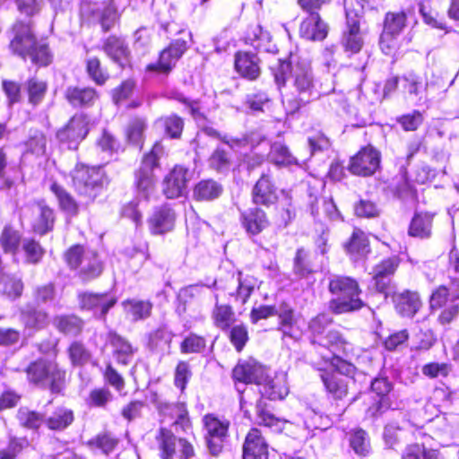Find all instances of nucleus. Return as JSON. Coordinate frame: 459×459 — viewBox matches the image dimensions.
<instances>
[{
	"label": "nucleus",
	"instance_id": "c03bdc74",
	"mask_svg": "<svg viewBox=\"0 0 459 459\" xmlns=\"http://www.w3.org/2000/svg\"><path fill=\"white\" fill-rule=\"evenodd\" d=\"M118 444L117 438L112 433L103 431L90 439L87 445L92 449H100L102 453L108 455Z\"/></svg>",
	"mask_w": 459,
	"mask_h": 459
},
{
	"label": "nucleus",
	"instance_id": "9d476101",
	"mask_svg": "<svg viewBox=\"0 0 459 459\" xmlns=\"http://www.w3.org/2000/svg\"><path fill=\"white\" fill-rule=\"evenodd\" d=\"M345 11L347 20V30L343 33L342 46L346 51L358 53L363 45L359 30V15L357 12L351 10L345 1Z\"/></svg>",
	"mask_w": 459,
	"mask_h": 459
},
{
	"label": "nucleus",
	"instance_id": "a211bd4d",
	"mask_svg": "<svg viewBox=\"0 0 459 459\" xmlns=\"http://www.w3.org/2000/svg\"><path fill=\"white\" fill-rule=\"evenodd\" d=\"M276 187L268 175H262L252 190V200L256 205L269 206L277 201Z\"/></svg>",
	"mask_w": 459,
	"mask_h": 459
},
{
	"label": "nucleus",
	"instance_id": "ddd939ff",
	"mask_svg": "<svg viewBox=\"0 0 459 459\" xmlns=\"http://www.w3.org/2000/svg\"><path fill=\"white\" fill-rule=\"evenodd\" d=\"M186 50V42L183 39H176L160 53L157 64L147 65V70L169 73Z\"/></svg>",
	"mask_w": 459,
	"mask_h": 459
},
{
	"label": "nucleus",
	"instance_id": "2eb2a0df",
	"mask_svg": "<svg viewBox=\"0 0 459 459\" xmlns=\"http://www.w3.org/2000/svg\"><path fill=\"white\" fill-rule=\"evenodd\" d=\"M255 286V278L250 275L243 276L242 273L238 272L237 275H235V273H229L227 282L225 285L221 286V288L226 290L236 289V292L230 291V294L232 296L235 295L237 300L246 303Z\"/></svg>",
	"mask_w": 459,
	"mask_h": 459
},
{
	"label": "nucleus",
	"instance_id": "412c9836",
	"mask_svg": "<svg viewBox=\"0 0 459 459\" xmlns=\"http://www.w3.org/2000/svg\"><path fill=\"white\" fill-rule=\"evenodd\" d=\"M399 265V259L395 256L383 260L377 264L372 272L375 287L379 292H385L389 286L390 277Z\"/></svg>",
	"mask_w": 459,
	"mask_h": 459
},
{
	"label": "nucleus",
	"instance_id": "a878e982",
	"mask_svg": "<svg viewBox=\"0 0 459 459\" xmlns=\"http://www.w3.org/2000/svg\"><path fill=\"white\" fill-rule=\"evenodd\" d=\"M396 311L403 316H413L421 307V301L417 292L404 290L394 297Z\"/></svg>",
	"mask_w": 459,
	"mask_h": 459
},
{
	"label": "nucleus",
	"instance_id": "393cba45",
	"mask_svg": "<svg viewBox=\"0 0 459 459\" xmlns=\"http://www.w3.org/2000/svg\"><path fill=\"white\" fill-rule=\"evenodd\" d=\"M258 61L254 54L238 52L235 56V69L242 77L255 80L260 74Z\"/></svg>",
	"mask_w": 459,
	"mask_h": 459
},
{
	"label": "nucleus",
	"instance_id": "5701e85b",
	"mask_svg": "<svg viewBox=\"0 0 459 459\" xmlns=\"http://www.w3.org/2000/svg\"><path fill=\"white\" fill-rule=\"evenodd\" d=\"M371 389L379 396V400L368 410V413L375 417L391 408L386 395L392 389V384L385 377H377L371 382Z\"/></svg>",
	"mask_w": 459,
	"mask_h": 459
},
{
	"label": "nucleus",
	"instance_id": "7ed1b4c3",
	"mask_svg": "<svg viewBox=\"0 0 459 459\" xmlns=\"http://www.w3.org/2000/svg\"><path fill=\"white\" fill-rule=\"evenodd\" d=\"M329 290L334 296L329 307L335 314L352 312L364 306L358 282L351 277L334 275L329 281Z\"/></svg>",
	"mask_w": 459,
	"mask_h": 459
},
{
	"label": "nucleus",
	"instance_id": "c85d7f7f",
	"mask_svg": "<svg viewBox=\"0 0 459 459\" xmlns=\"http://www.w3.org/2000/svg\"><path fill=\"white\" fill-rule=\"evenodd\" d=\"M156 167L146 166L142 162V166L136 173V188L138 195L148 200L153 193L155 177L153 169Z\"/></svg>",
	"mask_w": 459,
	"mask_h": 459
},
{
	"label": "nucleus",
	"instance_id": "6e6d98bb",
	"mask_svg": "<svg viewBox=\"0 0 459 459\" xmlns=\"http://www.w3.org/2000/svg\"><path fill=\"white\" fill-rule=\"evenodd\" d=\"M26 85L30 103L33 105L40 103L48 90L47 82L38 78H31L28 80Z\"/></svg>",
	"mask_w": 459,
	"mask_h": 459
},
{
	"label": "nucleus",
	"instance_id": "49530a36",
	"mask_svg": "<svg viewBox=\"0 0 459 459\" xmlns=\"http://www.w3.org/2000/svg\"><path fill=\"white\" fill-rule=\"evenodd\" d=\"M54 323L60 332L74 336L79 334L82 329V321L75 316H57Z\"/></svg>",
	"mask_w": 459,
	"mask_h": 459
},
{
	"label": "nucleus",
	"instance_id": "774afa93",
	"mask_svg": "<svg viewBox=\"0 0 459 459\" xmlns=\"http://www.w3.org/2000/svg\"><path fill=\"white\" fill-rule=\"evenodd\" d=\"M146 122L143 118H134L128 125L126 134L130 142L135 144L142 143Z\"/></svg>",
	"mask_w": 459,
	"mask_h": 459
},
{
	"label": "nucleus",
	"instance_id": "e2e57ef3",
	"mask_svg": "<svg viewBox=\"0 0 459 459\" xmlns=\"http://www.w3.org/2000/svg\"><path fill=\"white\" fill-rule=\"evenodd\" d=\"M68 355L73 366H82L91 358V354L84 345L79 342H74L68 348Z\"/></svg>",
	"mask_w": 459,
	"mask_h": 459
},
{
	"label": "nucleus",
	"instance_id": "4468645a",
	"mask_svg": "<svg viewBox=\"0 0 459 459\" xmlns=\"http://www.w3.org/2000/svg\"><path fill=\"white\" fill-rule=\"evenodd\" d=\"M243 459H268V444L260 429L253 428L247 434Z\"/></svg>",
	"mask_w": 459,
	"mask_h": 459
},
{
	"label": "nucleus",
	"instance_id": "c756f323",
	"mask_svg": "<svg viewBox=\"0 0 459 459\" xmlns=\"http://www.w3.org/2000/svg\"><path fill=\"white\" fill-rule=\"evenodd\" d=\"M126 4L127 0H111L108 5L93 11L98 16L104 31L109 30L115 25L117 20L118 9L124 7Z\"/></svg>",
	"mask_w": 459,
	"mask_h": 459
},
{
	"label": "nucleus",
	"instance_id": "13d9d810",
	"mask_svg": "<svg viewBox=\"0 0 459 459\" xmlns=\"http://www.w3.org/2000/svg\"><path fill=\"white\" fill-rule=\"evenodd\" d=\"M293 270L295 274L299 275V277H306L313 273L308 253L304 248H299L297 250L294 258Z\"/></svg>",
	"mask_w": 459,
	"mask_h": 459
},
{
	"label": "nucleus",
	"instance_id": "69168bd1",
	"mask_svg": "<svg viewBox=\"0 0 459 459\" xmlns=\"http://www.w3.org/2000/svg\"><path fill=\"white\" fill-rule=\"evenodd\" d=\"M47 140L45 135L38 130L31 131L28 141L26 142V147L28 152L41 156L46 152Z\"/></svg>",
	"mask_w": 459,
	"mask_h": 459
},
{
	"label": "nucleus",
	"instance_id": "3c124183",
	"mask_svg": "<svg viewBox=\"0 0 459 459\" xmlns=\"http://www.w3.org/2000/svg\"><path fill=\"white\" fill-rule=\"evenodd\" d=\"M269 159L277 165H290L297 163L296 159L290 152L287 146L281 143H274L271 146Z\"/></svg>",
	"mask_w": 459,
	"mask_h": 459
},
{
	"label": "nucleus",
	"instance_id": "f257e3e1",
	"mask_svg": "<svg viewBox=\"0 0 459 459\" xmlns=\"http://www.w3.org/2000/svg\"><path fill=\"white\" fill-rule=\"evenodd\" d=\"M287 74H290L299 101L306 104L310 100L316 98L317 92L315 89L314 75L309 62L292 57L290 62L281 63L274 74V79L278 85L285 83Z\"/></svg>",
	"mask_w": 459,
	"mask_h": 459
},
{
	"label": "nucleus",
	"instance_id": "f03ea898",
	"mask_svg": "<svg viewBox=\"0 0 459 459\" xmlns=\"http://www.w3.org/2000/svg\"><path fill=\"white\" fill-rule=\"evenodd\" d=\"M12 51L23 59L30 58L35 65L46 66L52 61V56L45 43L39 42L30 23L16 22L13 27Z\"/></svg>",
	"mask_w": 459,
	"mask_h": 459
},
{
	"label": "nucleus",
	"instance_id": "09e8293b",
	"mask_svg": "<svg viewBox=\"0 0 459 459\" xmlns=\"http://www.w3.org/2000/svg\"><path fill=\"white\" fill-rule=\"evenodd\" d=\"M206 348V339L195 333L187 334L180 343V351L183 354L201 353Z\"/></svg>",
	"mask_w": 459,
	"mask_h": 459
},
{
	"label": "nucleus",
	"instance_id": "e433bc0d",
	"mask_svg": "<svg viewBox=\"0 0 459 459\" xmlns=\"http://www.w3.org/2000/svg\"><path fill=\"white\" fill-rule=\"evenodd\" d=\"M222 192L221 186L212 179L200 181L194 188L193 195L198 201L218 198Z\"/></svg>",
	"mask_w": 459,
	"mask_h": 459
},
{
	"label": "nucleus",
	"instance_id": "cd10ccee",
	"mask_svg": "<svg viewBox=\"0 0 459 459\" xmlns=\"http://www.w3.org/2000/svg\"><path fill=\"white\" fill-rule=\"evenodd\" d=\"M434 214L430 212H415L408 233L411 237L428 238L431 236Z\"/></svg>",
	"mask_w": 459,
	"mask_h": 459
},
{
	"label": "nucleus",
	"instance_id": "7c9ffc66",
	"mask_svg": "<svg viewBox=\"0 0 459 459\" xmlns=\"http://www.w3.org/2000/svg\"><path fill=\"white\" fill-rule=\"evenodd\" d=\"M321 378L326 390L334 399H342L346 396L348 393V385L351 379H348L347 377L341 376L339 373H324L321 375Z\"/></svg>",
	"mask_w": 459,
	"mask_h": 459
},
{
	"label": "nucleus",
	"instance_id": "bb28decb",
	"mask_svg": "<svg viewBox=\"0 0 459 459\" xmlns=\"http://www.w3.org/2000/svg\"><path fill=\"white\" fill-rule=\"evenodd\" d=\"M65 97L74 107H89L98 100V92L91 87L70 86L65 90Z\"/></svg>",
	"mask_w": 459,
	"mask_h": 459
},
{
	"label": "nucleus",
	"instance_id": "5fc2aeb1",
	"mask_svg": "<svg viewBox=\"0 0 459 459\" xmlns=\"http://www.w3.org/2000/svg\"><path fill=\"white\" fill-rule=\"evenodd\" d=\"M21 236L10 226L4 227L0 236V245L5 253L14 254L20 244Z\"/></svg>",
	"mask_w": 459,
	"mask_h": 459
},
{
	"label": "nucleus",
	"instance_id": "a19ab883",
	"mask_svg": "<svg viewBox=\"0 0 459 459\" xmlns=\"http://www.w3.org/2000/svg\"><path fill=\"white\" fill-rule=\"evenodd\" d=\"M176 437L169 429L160 428L156 435V441L163 459H170L176 451Z\"/></svg>",
	"mask_w": 459,
	"mask_h": 459
},
{
	"label": "nucleus",
	"instance_id": "0eeeda50",
	"mask_svg": "<svg viewBox=\"0 0 459 459\" xmlns=\"http://www.w3.org/2000/svg\"><path fill=\"white\" fill-rule=\"evenodd\" d=\"M380 159V152L373 146L368 145L351 159L349 170L357 176H371L378 169Z\"/></svg>",
	"mask_w": 459,
	"mask_h": 459
},
{
	"label": "nucleus",
	"instance_id": "6e6552de",
	"mask_svg": "<svg viewBox=\"0 0 459 459\" xmlns=\"http://www.w3.org/2000/svg\"><path fill=\"white\" fill-rule=\"evenodd\" d=\"M88 134V120L84 115L74 116L67 125L57 132V138L68 143L69 149H75Z\"/></svg>",
	"mask_w": 459,
	"mask_h": 459
},
{
	"label": "nucleus",
	"instance_id": "f8f14e48",
	"mask_svg": "<svg viewBox=\"0 0 459 459\" xmlns=\"http://www.w3.org/2000/svg\"><path fill=\"white\" fill-rule=\"evenodd\" d=\"M266 376L265 368L253 359L238 362L233 369L236 381L261 386Z\"/></svg>",
	"mask_w": 459,
	"mask_h": 459
},
{
	"label": "nucleus",
	"instance_id": "8fccbe9b",
	"mask_svg": "<svg viewBox=\"0 0 459 459\" xmlns=\"http://www.w3.org/2000/svg\"><path fill=\"white\" fill-rule=\"evenodd\" d=\"M17 419L21 426L29 429H38L45 423V416L28 408L19 409Z\"/></svg>",
	"mask_w": 459,
	"mask_h": 459
},
{
	"label": "nucleus",
	"instance_id": "a18cd8bd",
	"mask_svg": "<svg viewBox=\"0 0 459 459\" xmlns=\"http://www.w3.org/2000/svg\"><path fill=\"white\" fill-rule=\"evenodd\" d=\"M406 14L404 12L387 13L384 22L383 33L385 35L398 36L406 25Z\"/></svg>",
	"mask_w": 459,
	"mask_h": 459
},
{
	"label": "nucleus",
	"instance_id": "58836bf2",
	"mask_svg": "<svg viewBox=\"0 0 459 459\" xmlns=\"http://www.w3.org/2000/svg\"><path fill=\"white\" fill-rule=\"evenodd\" d=\"M23 283L20 278L9 274L0 275V294L15 299L21 297Z\"/></svg>",
	"mask_w": 459,
	"mask_h": 459
},
{
	"label": "nucleus",
	"instance_id": "4c0bfd02",
	"mask_svg": "<svg viewBox=\"0 0 459 459\" xmlns=\"http://www.w3.org/2000/svg\"><path fill=\"white\" fill-rule=\"evenodd\" d=\"M22 319L26 328L39 330L48 325V315L47 312L36 308H23Z\"/></svg>",
	"mask_w": 459,
	"mask_h": 459
},
{
	"label": "nucleus",
	"instance_id": "9b49d317",
	"mask_svg": "<svg viewBox=\"0 0 459 459\" xmlns=\"http://www.w3.org/2000/svg\"><path fill=\"white\" fill-rule=\"evenodd\" d=\"M191 173L183 166H175L163 182V193L168 198L181 196L186 189Z\"/></svg>",
	"mask_w": 459,
	"mask_h": 459
},
{
	"label": "nucleus",
	"instance_id": "680f3d73",
	"mask_svg": "<svg viewBox=\"0 0 459 459\" xmlns=\"http://www.w3.org/2000/svg\"><path fill=\"white\" fill-rule=\"evenodd\" d=\"M341 413L333 415L331 418L328 415H322L316 412L311 413L309 418L305 420L306 428L308 429H320L325 430L329 429L333 423L334 419H337Z\"/></svg>",
	"mask_w": 459,
	"mask_h": 459
},
{
	"label": "nucleus",
	"instance_id": "1a4fd4ad",
	"mask_svg": "<svg viewBox=\"0 0 459 459\" xmlns=\"http://www.w3.org/2000/svg\"><path fill=\"white\" fill-rule=\"evenodd\" d=\"M79 306L82 309L92 310L105 316L108 311L114 307L117 299L112 293L81 292L78 294Z\"/></svg>",
	"mask_w": 459,
	"mask_h": 459
},
{
	"label": "nucleus",
	"instance_id": "20e7f679",
	"mask_svg": "<svg viewBox=\"0 0 459 459\" xmlns=\"http://www.w3.org/2000/svg\"><path fill=\"white\" fill-rule=\"evenodd\" d=\"M26 373L30 383L49 388L53 393H59L65 380V371L52 360H36L29 365Z\"/></svg>",
	"mask_w": 459,
	"mask_h": 459
},
{
	"label": "nucleus",
	"instance_id": "ea45409f",
	"mask_svg": "<svg viewBox=\"0 0 459 459\" xmlns=\"http://www.w3.org/2000/svg\"><path fill=\"white\" fill-rule=\"evenodd\" d=\"M110 343L117 362L123 365L129 364L134 354L131 344L117 334H110Z\"/></svg>",
	"mask_w": 459,
	"mask_h": 459
},
{
	"label": "nucleus",
	"instance_id": "dca6fc26",
	"mask_svg": "<svg viewBox=\"0 0 459 459\" xmlns=\"http://www.w3.org/2000/svg\"><path fill=\"white\" fill-rule=\"evenodd\" d=\"M240 223L245 232L249 237L257 236L270 225L266 212L258 207L251 208L241 212Z\"/></svg>",
	"mask_w": 459,
	"mask_h": 459
},
{
	"label": "nucleus",
	"instance_id": "603ef678",
	"mask_svg": "<svg viewBox=\"0 0 459 459\" xmlns=\"http://www.w3.org/2000/svg\"><path fill=\"white\" fill-rule=\"evenodd\" d=\"M448 277L452 294L459 297V251L455 248L449 254Z\"/></svg>",
	"mask_w": 459,
	"mask_h": 459
},
{
	"label": "nucleus",
	"instance_id": "473e14b6",
	"mask_svg": "<svg viewBox=\"0 0 459 459\" xmlns=\"http://www.w3.org/2000/svg\"><path fill=\"white\" fill-rule=\"evenodd\" d=\"M74 420V416L72 410L58 407L49 416L45 417V424L51 430L62 431L68 428Z\"/></svg>",
	"mask_w": 459,
	"mask_h": 459
},
{
	"label": "nucleus",
	"instance_id": "2f4dec72",
	"mask_svg": "<svg viewBox=\"0 0 459 459\" xmlns=\"http://www.w3.org/2000/svg\"><path fill=\"white\" fill-rule=\"evenodd\" d=\"M345 248L354 261L365 257L369 252V243L366 234L359 230H355Z\"/></svg>",
	"mask_w": 459,
	"mask_h": 459
},
{
	"label": "nucleus",
	"instance_id": "de8ad7c7",
	"mask_svg": "<svg viewBox=\"0 0 459 459\" xmlns=\"http://www.w3.org/2000/svg\"><path fill=\"white\" fill-rule=\"evenodd\" d=\"M155 125L164 127L165 133L170 138H179L184 127L183 119L177 115L160 117L155 122Z\"/></svg>",
	"mask_w": 459,
	"mask_h": 459
},
{
	"label": "nucleus",
	"instance_id": "72a5a7b5",
	"mask_svg": "<svg viewBox=\"0 0 459 459\" xmlns=\"http://www.w3.org/2000/svg\"><path fill=\"white\" fill-rule=\"evenodd\" d=\"M215 299L211 314L213 325L221 330H227L235 321L234 311L231 306L219 303L217 295H215Z\"/></svg>",
	"mask_w": 459,
	"mask_h": 459
},
{
	"label": "nucleus",
	"instance_id": "4be33fe9",
	"mask_svg": "<svg viewBox=\"0 0 459 459\" xmlns=\"http://www.w3.org/2000/svg\"><path fill=\"white\" fill-rule=\"evenodd\" d=\"M103 51L115 63L124 67L129 61L130 51L122 38L109 36L103 43Z\"/></svg>",
	"mask_w": 459,
	"mask_h": 459
},
{
	"label": "nucleus",
	"instance_id": "c9c22d12",
	"mask_svg": "<svg viewBox=\"0 0 459 459\" xmlns=\"http://www.w3.org/2000/svg\"><path fill=\"white\" fill-rule=\"evenodd\" d=\"M35 212L38 217L33 222L34 231L44 235L52 230L55 221L53 210L44 204L39 203L35 207Z\"/></svg>",
	"mask_w": 459,
	"mask_h": 459
},
{
	"label": "nucleus",
	"instance_id": "864d4df0",
	"mask_svg": "<svg viewBox=\"0 0 459 459\" xmlns=\"http://www.w3.org/2000/svg\"><path fill=\"white\" fill-rule=\"evenodd\" d=\"M319 204H322L321 205L322 209L329 219L334 220L339 217V212L336 208L335 204L333 203V201L332 199H328V200L323 199L321 202H319L317 200V198L310 196L309 209H310L311 214L315 218L318 217L320 215Z\"/></svg>",
	"mask_w": 459,
	"mask_h": 459
},
{
	"label": "nucleus",
	"instance_id": "b1692460",
	"mask_svg": "<svg viewBox=\"0 0 459 459\" xmlns=\"http://www.w3.org/2000/svg\"><path fill=\"white\" fill-rule=\"evenodd\" d=\"M260 393L263 396L270 400L283 399L289 393L286 375H276L272 379H269L266 375L261 385Z\"/></svg>",
	"mask_w": 459,
	"mask_h": 459
},
{
	"label": "nucleus",
	"instance_id": "0e129e2a",
	"mask_svg": "<svg viewBox=\"0 0 459 459\" xmlns=\"http://www.w3.org/2000/svg\"><path fill=\"white\" fill-rule=\"evenodd\" d=\"M350 444L354 452L361 456L369 453L370 446L367 433L362 429L355 430L350 438Z\"/></svg>",
	"mask_w": 459,
	"mask_h": 459
},
{
	"label": "nucleus",
	"instance_id": "f704fd0d",
	"mask_svg": "<svg viewBox=\"0 0 459 459\" xmlns=\"http://www.w3.org/2000/svg\"><path fill=\"white\" fill-rule=\"evenodd\" d=\"M103 270L102 264L94 251L87 250L79 276L83 281H90L99 277Z\"/></svg>",
	"mask_w": 459,
	"mask_h": 459
},
{
	"label": "nucleus",
	"instance_id": "39448f33",
	"mask_svg": "<svg viewBox=\"0 0 459 459\" xmlns=\"http://www.w3.org/2000/svg\"><path fill=\"white\" fill-rule=\"evenodd\" d=\"M72 177L78 194L93 200L102 187L104 173L100 168L80 164L75 167Z\"/></svg>",
	"mask_w": 459,
	"mask_h": 459
},
{
	"label": "nucleus",
	"instance_id": "37998d69",
	"mask_svg": "<svg viewBox=\"0 0 459 459\" xmlns=\"http://www.w3.org/2000/svg\"><path fill=\"white\" fill-rule=\"evenodd\" d=\"M50 190L58 200L60 208L66 212L67 214L74 216L77 214L78 205L74 199L71 196L69 193L66 192L60 185L54 182Z\"/></svg>",
	"mask_w": 459,
	"mask_h": 459
},
{
	"label": "nucleus",
	"instance_id": "bf43d9fd",
	"mask_svg": "<svg viewBox=\"0 0 459 459\" xmlns=\"http://www.w3.org/2000/svg\"><path fill=\"white\" fill-rule=\"evenodd\" d=\"M420 13L423 18L424 22H426L428 25L439 30H446L445 22L437 18V13L431 7L429 1L420 3Z\"/></svg>",
	"mask_w": 459,
	"mask_h": 459
},
{
	"label": "nucleus",
	"instance_id": "aec40b11",
	"mask_svg": "<svg viewBox=\"0 0 459 459\" xmlns=\"http://www.w3.org/2000/svg\"><path fill=\"white\" fill-rule=\"evenodd\" d=\"M300 36L308 40H323L328 34V26L318 13H312L300 24Z\"/></svg>",
	"mask_w": 459,
	"mask_h": 459
},
{
	"label": "nucleus",
	"instance_id": "052dcab7",
	"mask_svg": "<svg viewBox=\"0 0 459 459\" xmlns=\"http://www.w3.org/2000/svg\"><path fill=\"white\" fill-rule=\"evenodd\" d=\"M86 71L89 77L98 85H103L108 79V74L102 69L100 61L97 57L87 60Z\"/></svg>",
	"mask_w": 459,
	"mask_h": 459
},
{
	"label": "nucleus",
	"instance_id": "6ab92c4d",
	"mask_svg": "<svg viewBox=\"0 0 459 459\" xmlns=\"http://www.w3.org/2000/svg\"><path fill=\"white\" fill-rule=\"evenodd\" d=\"M316 351L325 362H332L335 356L336 348L343 343L341 334L337 331H329L325 336H318L314 339Z\"/></svg>",
	"mask_w": 459,
	"mask_h": 459
},
{
	"label": "nucleus",
	"instance_id": "423d86ee",
	"mask_svg": "<svg viewBox=\"0 0 459 459\" xmlns=\"http://www.w3.org/2000/svg\"><path fill=\"white\" fill-rule=\"evenodd\" d=\"M203 422L207 448L212 455H218L221 453L228 437L230 421L225 419H220L213 414H207L204 417Z\"/></svg>",
	"mask_w": 459,
	"mask_h": 459
},
{
	"label": "nucleus",
	"instance_id": "338daca9",
	"mask_svg": "<svg viewBox=\"0 0 459 459\" xmlns=\"http://www.w3.org/2000/svg\"><path fill=\"white\" fill-rule=\"evenodd\" d=\"M174 334L167 328L161 327L156 330L150 337L152 348L161 350L169 349Z\"/></svg>",
	"mask_w": 459,
	"mask_h": 459
},
{
	"label": "nucleus",
	"instance_id": "79ce46f5",
	"mask_svg": "<svg viewBox=\"0 0 459 459\" xmlns=\"http://www.w3.org/2000/svg\"><path fill=\"white\" fill-rule=\"evenodd\" d=\"M126 312L133 320H142L149 317L152 313V304L149 301L130 299L123 302Z\"/></svg>",
	"mask_w": 459,
	"mask_h": 459
},
{
	"label": "nucleus",
	"instance_id": "f3484780",
	"mask_svg": "<svg viewBox=\"0 0 459 459\" xmlns=\"http://www.w3.org/2000/svg\"><path fill=\"white\" fill-rule=\"evenodd\" d=\"M175 212L169 206H161L155 210L148 221L150 231L153 235H162L174 229Z\"/></svg>",
	"mask_w": 459,
	"mask_h": 459
},
{
	"label": "nucleus",
	"instance_id": "4d7b16f0",
	"mask_svg": "<svg viewBox=\"0 0 459 459\" xmlns=\"http://www.w3.org/2000/svg\"><path fill=\"white\" fill-rule=\"evenodd\" d=\"M56 286L52 282L37 286L33 290V300L38 305H47L56 299Z\"/></svg>",
	"mask_w": 459,
	"mask_h": 459
}]
</instances>
